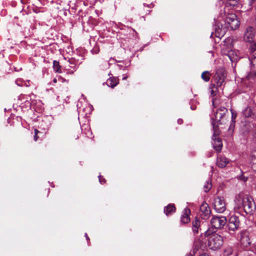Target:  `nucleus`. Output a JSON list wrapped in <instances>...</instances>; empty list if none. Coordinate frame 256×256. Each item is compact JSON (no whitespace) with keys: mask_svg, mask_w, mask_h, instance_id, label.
Instances as JSON below:
<instances>
[{"mask_svg":"<svg viewBox=\"0 0 256 256\" xmlns=\"http://www.w3.org/2000/svg\"><path fill=\"white\" fill-rule=\"evenodd\" d=\"M224 16H222V17H224V16L226 17V12H224Z\"/></svg>","mask_w":256,"mask_h":256,"instance_id":"48","label":"nucleus"},{"mask_svg":"<svg viewBox=\"0 0 256 256\" xmlns=\"http://www.w3.org/2000/svg\"><path fill=\"white\" fill-rule=\"evenodd\" d=\"M252 168L254 171H256V158H251Z\"/></svg>","mask_w":256,"mask_h":256,"instance_id":"28","label":"nucleus"},{"mask_svg":"<svg viewBox=\"0 0 256 256\" xmlns=\"http://www.w3.org/2000/svg\"><path fill=\"white\" fill-rule=\"evenodd\" d=\"M200 242H196L194 244V247L192 248V255H194L197 252L200 250Z\"/></svg>","mask_w":256,"mask_h":256,"instance_id":"22","label":"nucleus"},{"mask_svg":"<svg viewBox=\"0 0 256 256\" xmlns=\"http://www.w3.org/2000/svg\"><path fill=\"white\" fill-rule=\"evenodd\" d=\"M54 82H56V79H54Z\"/></svg>","mask_w":256,"mask_h":256,"instance_id":"50","label":"nucleus"},{"mask_svg":"<svg viewBox=\"0 0 256 256\" xmlns=\"http://www.w3.org/2000/svg\"><path fill=\"white\" fill-rule=\"evenodd\" d=\"M200 214L202 219H208L211 214L210 208L208 204L205 202H203L200 208Z\"/></svg>","mask_w":256,"mask_h":256,"instance_id":"10","label":"nucleus"},{"mask_svg":"<svg viewBox=\"0 0 256 256\" xmlns=\"http://www.w3.org/2000/svg\"><path fill=\"white\" fill-rule=\"evenodd\" d=\"M228 52V54H227V55L230 57V59H231V58L230 56V53L231 52Z\"/></svg>","mask_w":256,"mask_h":256,"instance_id":"44","label":"nucleus"},{"mask_svg":"<svg viewBox=\"0 0 256 256\" xmlns=\"http://www.w3.org/2000/svg\"><path fill=\"white\" fill-rule=\"evenodd\" d=\"M177 122L180 124H181L183 123V120L181 118H180L178 119V120H177Z\"/></svg>","mask_w":256,"mask_h":256,"instance_id":"38","label":"nucleus"},{"mask_svg":"<svg viewBox=\"0 0 256 256\" xmlns=\"http://www.w3.org/2000/svg\"><path fill=\"white\" fill-rule=\"evenodd\" d=\"M244 180V182H246V181L247 180V178H244V180Z\"/></svg>","mask_w":256,"mask_h":256,"instance_id":"45","label":"nucleus"},{"mask_svg":"<svg viewBox=\"0 0 256 256\" xmlns=\"http://www.w3.org/2000/svg\"><path fill=\"white\" fill-rule=\"evenodd\" d=\"M187 256H193V255H192V253H190V254H188Z\"/></svg>","mask_w":256,"mask_h":256,"instance_id":"46","label":"nucleus"},{"mask_svg":"<svg viewBox=\"0 0 256 256\" xmlns=\"http://www.w3.org/2000/svg\"><path fill=\"white\" fill-rule=\"evenodd\" d=\"M240 225L239 218L236 216H232L230 217L227 223L226 228L230 234H232L238 230Z\"/></svg>","mask_w":256,"mask_h":256,"instance_id":"7","label":"nucleus"},{"mask_svg":"<svg viewBox=\"0 0 256 256\" xmlns=\"http://www.w3.org/2000/svg\"><path fill=\"white\" fill-rule=\"evenodd\" d=\"M230 162V160L224 156L219 155L217 157L216 164L220 168H224Z\"/></svg>","mask_w":256,"mask_h":256,"instance_id":"15","label":"nucleus"},{"mask_svg":"<svg viewBox=\"0 0 256 256\" xmlns=\"http://www.w3.org/2000/svg\"><path fill=\"white\" fill-rule=\"evenodd\" d=\"M108 86L114 88L118 84V81L114 77H110L106 82Z\"/></svg>","mask_w":256,"mask_h":256,"instance_id":"18","label":"nucleus"},{"mask_svg":"<svg viewBox=\"0 0 256 256\" xmlns=\"http://www.w3.org/2000/svg\"><path fill=\"white\" fill-rule=\"evenodd\" d=\"M98 178H99V182L101 184H103L106 182V180L102 176H99Z\"/></svg>","mask_w":256,"mask_h":256,"instance_id":"33","label":"nucleus"},{"mask_svg":"<svg viewBox=\"0 0 256 256\" xmlns=\"http://www.w3.org/2000/svg\"><path fill=\"white\" fill-rule=\"evenodd\" d=\"M227 222L226 218L223 216H214L210 220V224L212 228L220 229L224 228Z\"/></svg>","mask_w":256,"mask_h":256,"instance_id":"8","label":"nucleus"},{"mask_svg":"<svg viewBox=\"0 0 256 256\" xmlns=\"http://www.w3.org/2000/svg\"><path fill=\"white\" fill-rule=\"evenodd\" d=\"M251 64L252 66L250 73L252 76L256 77V56H254V58L252 60Z\"/></svg>","mask_w":256,"mask_h":256,"instance_id":"19","label":"nucleus"},{"mask_svg":"<svg viewBox=\"0 0 256 256\" xmlns=\"http://www.w3.org/2000/svg\"><path fill=\"white\" fill-rule=\"evenodd\" d=\"M34 134H38V135L39 133H40V132L39 130H38L36 128H34Z\"/></svg>","mask_w":256,"mask_h":256,"instance_id":"40","label":"nucleus"},{"mask_svg":"<svg viewBox=\"0 0 256 256\" xmlns=\"http://www.w3.org/2000/svg\"><path fill=\"white\" fill-rule=\"evenodd\" d=\"M230 112L232 113V122L233 123L235 122V120L237 116V113L236 112L234 111L233 110L231 109Z\"/></svg>","mask_w":256,"mask_h":256,"instance_id":"27","label":"nucleus"},{"mask_svg":"<svg viewBox=\"0 0 256 256\" xmlns=\"http://www.w3.org/2000/svg\"><path fill=\"white\" fill-rule=\"evenodd\" d=\"M78 136H77L76 138V139H78Z\"/></svg>","mask_w":256,"mask_h":256,"instance_id":"52","label":"nucleus"},{"mask_svg":"<svg viewBox=\"0 0 256 256\" xmlns=\"http://www.w3.org/2000/svg\"><path fill=\"white\" fill-rule=\"evenodd\" d=\"M84 236L88 240H90V238L88 236V234L86 233L85 234Z\"/></svg>","mask_w":256,"mask_h":256,"instance_id":"42","label":"nucleus"},{"mask_svg":"<svg viewBox=\"0 0 256 256\" xmlns=\"http://www.w3.org/2000/svg\"><path fill=\"white\" fill-rule=\"evenodd\" d=\"M128 78V75H124L123 78H122V80H126Z\"/></svg>","mask_w":256,"mask_h":256,"instance_id":"41","label":"nucleus"},{"mask_svg":"<svg viewBox=\"0 0 256 256\" xmlns=\"http://www.w3.org/2000/svg\"><path fill=\"white\" fill-rule=\"evenodd\" d=\"M244 114L246 117H250L253 114V112L250 107H247L244 111Z\"/></svg>","mask_w":256,"mask_h":256,"instance_id":"24","label":"nucleus"},{"mask_svg":"<svg viewBox=\"0 0 256 256\" xmlns=\"http://www.w3.org/2000/svg\"><path fill=\"white\" fill-rule=\"evenodd\" d=\"M234 128V123H233L232 122H231L228 131L230 132H232Z\"/></svg>","mask_w":256,"mask_h":256,"instance_id":"32","label":"nucleus"},{"mask_svg":"<svg viewBox=\"0 0 256 256\" xmlns=\"http://www.w3.org/2000/svg\"><path fill=\"white\" fill-rule=\"evenodd\" d=\"M225 26L234 30L238 28L240 22L237 19L236 16L233 13H228L224 18Z\"/></svg>","mask_w":256,"mask_h":256,"instance_id":"5","label":"nucleus"},{"mask_svg":"<svg viewBox=\"0 0 256 256\" xmlns=\"http://www.w3.org/2000/svg\"><path fill=\"white\" fill-rule=\"evenodd\" d=\"M38 138H39V137L38 134H34V141H36V142L38 140Z\"/></svg>","mask_w":256,"mask_h":256,"instance_id":"37","label":"nucleus"},{"mask_svg":"<svg viewBox=\"0 0 256 256\" xmlns=\"http://www.w3.org/2000/svg\"><path fill=\"white\" fill-rule=\"evenodd\" d=\"M226 78V74L224 68L220 67L218 68L214 75L212 83V86L217 87H221L224 82V80Z\"/></svg>","mask_w":256,"mask_h":256,"instance_id":"4","label":"nucleus"},{"mask_svg":"<svg viewBox=\"0 0 256 256\" xmlns=\"http://www.w3.org/2000/svg\"><path fill=\"white\" fill-rule=\"evenodd\" d=\"M226 28L225 26L219 24L215 26V36L219 38L222 37L226 32Z\"/></svg>","mask_w":256,"mask_h":256,"instance_id":"14","label":"nucleus"},{"mask_svg":"<svg viewBox=\"0 0 256 256\" xmlns=\"http://www.w3.org/2000/svg\"><path fill=\"white\" fill-rule=\"evenodd\" d=\"M176 208L174 204H170L164 208V212L167 216L171 215L175 212Z\"/></svg>","mask_w":256,"mask_h":256,"instance_id":"17","label":"nucleus"},{"mask_svg":"<svg viewBox=\"0 0 256 256\" xmlns=\"http://www.w3.org/2000/svg\"><path fill=\"white\" fill-rule=\"evenodd\" d=\"M191 212L189 208L188 207L184 208L182 212L181 216L180 217V225H185L190 222V214Z\"/></svg>","mask_w":256,"mask_h":256,"instance_id":"12","label":"nucleus"},{"mask_svg":"<svg viewBox=\"0 0 256 256\" xmlns=\"http://www.w3.org/2000/svg\"><path fill=\"white\" fill-rule=\"evenodd\" d=\"M70 73L71 74H73V72L72 71V72H70Z\"/></svg>","mask_w":256,"mask_h":256,"instance_id":"51","label":"nucleus"},{"mask_svg":"<svg viewBox=\"0 0 256 256\" xmlns=\"http://www.w3.org/2000/svg\"><path fill=\"white\" fill-rule=\"evenodd\" d=\"M256 254V252H255Z\"/></svg>","mask_w":256,"mask_h":256,"instance_id":"53","label":"nucleus"},{"mask_svg":"<svg viewBox=\"0 0 256 256\" xmlns=\"http://www.w3.org/2000/svg\"><path fill=\"white\" fill-rule=\"evenodd\" d=\"M220 87H217L216 86H214L212 84L210 85V94L212 96H214L216 95V91Z\"/></svg>","mask_w":256,"mask_h":256,"instance_id":"25","label":"nucleus"},{"mask_svg":"<svg viewBox=\"0 0 256 256\" xmlns=\"http://www.w3.org/2000/svg\"><path fill=\"white\" fill-rule=\"evenodd\" d=\"M212 188V184L208 181L206 182L204 185V192H208Z\"/></svg>","mask_w":256,"mask_h":256,"instance_id":"23","label":"nucleus"},{"mask_svg":"<svg viewBox=\"0 0 256 256\" xmlns=\"http://www.w3.org/2000/svg\"><path fill=\"white\" fill-rule=\"evenodd\" d=\"M256 0H248V4L250 6H251L252 5V4L255 2Z\"/></svg>","mask_w":256,"mask_h":256,"instance_id":"35","label":"nucleus"},{"mask_svg":"<svg viewBox=\"0 0 256 256\" xmlns=\"http://www.w3.org/2000/svg\"><path fill=\"white\" fill-rule=\"evenodd\" d=\"M238 238L239 239L240 244L244 248L248 247L250 244L248 232L247 231L244 230L238 234Z\"/></svg>","mask_w":256,"mask_h":256,"instance_id":"11","label":"nucleus"},{"mask_svg":"<svg viewBox=\"0 0 256 256\" xmlns=\"http://www.w3.org/2000/svg\"><path fill=\"white\" fill-rule=\"evenodd\" d=\"M196 102L194 100H191L190 102V108L192 110H195L196 108Z\"/></svg>","mask_w":256,"mask_h":256,"instance_id":"26","label":"nucleus"},{"mask_svg":"<svg viewBox=\"0 0 256 256\" xmlns=\"http://www.w3.org/2000/svg\"><path fill=\"white\" fill-rule=\"evenodd\" d=\"M255 34V31L254 28L252 26H248L246 29L245 34L244 36V38L245 41L249 42H253V38Z\"/></svg>","mask_w":256,"mask_h":256,"instance_id":"13","label":"nucleus"},{"mask_svg":"<svg viewBox=\"0 0 256 256\" xmlns=\"http://www.w3.org/2000/svg\"><path fill=\"white\" fill-rule=\"evenodd\" d=\"M214 208L219 213L224 212L226 210V204L223 197L218 196L214 198Z\"/></svg>","mask_w":256,"mask_h":256,"instance_id":"9","label":"nucleus"},{"mask_svg":"<svg viewBox=\"0 0 256 256\" xmlns=\"http://www.w3.org/2000/svg\"><path fill=\"white\" fill-rule=\"evenodd\" d=\"M146 6L150 8H152L154 6V4H152V2H151L150 4H148Z\"/></svg>","mask_w":256,"mask_h":256,"instance_id":"39","label":"nucleus"},{"mask_svg":"<svg viewBox=\"0 0 256 256\" xmlns=\"http://www.w3.org/2000/svg\"><path fill=\"white\" fill-rule=\"evenodd\" d=\"M213 130L214 134L212 137L213 148L218 152H220L222 147V144L220 138L218 137V128L217 126H215L214 124H213Z\"/></svg>","mask_w":256,"mask_h":256,"instance_id":"6","label":"nucleus"},{"mask_svg":"<svg viewBox=\"0 0 256 256\" xmlns=\"http://www.w3.org/2000/svg\"><path fill=\"white\" fill-rule=\"evenodd\" d=\"M212 232H211L210 230H206V232H205V236H210L211 233H212Z\"/></svg>","mask_w":256,"mask_h":256,"instance_id":"36","label":"nucleus"},{"mask_svg":"<svg viewBox=\"0 0 256 256\" xmlns=\"http://www.w3.org/2000/svg\"><path fill=\"white\" fill-rule=\"evenodd\" d=\"M225 252L226 254H231L232 253V248L231 247L227 248L225 250Z\"/></svg>","mask_w":256,"mask_h":256,"instance_id":"29","label":"nucleus"},{"mask_svg":"<svg viewBox=\"0 0 256 256\" xmlns=\"http://www.w3.org/2000/svg\"><path fill=\"white\" fill-rule=\"evenodd\" d=\"M53 68L54 70L57 72L60 73L61 71V66L60 65L59 62L56 60H54L53 62Z\"/></svg>","mask_w":256,"mask_h":256,"instance_id":"21","label":"nucleus"},{"mask_svg":"<svg viewBox=\"0 0 256 256\" xmlns=\"http://www.w3.org/2000/svg\"><path fill=\"white\" fill-rule=\"evenodd\" d=\"M250 49L252 52L256 51V44H252L250 46Z\"/></svg>","mask_w":256,"mask_h":256,"instance_id":"34","label":"nucleus"},{"mask_svg":"<svg viewBox=\"0 0 256 256\" xmlns=\"http://www.w3.org/2000/svg\"><path fill=\"white\" fill-rule=\"evenodd\" d=\"M224 240L222 237L217 234H212L208 239V248L213 250H216L222 247Z\"/></svg>","mask_w":256,"mask_h":256,"instance_id":"2","label":"nucleus"},{"mask_svg":"<svg viewBox=\"0 0 256 256\" xmlns=\"http://www.w3.org/2000/svg\"><path fill=\"white\" fill-rule=\"evenodd\" d=\"M211 74L208 71H204L201 75L202 78L206 82H208L210 80Z\"/></svg>","mask_w":256,"mask_h":256,"instance_id":"20","label":"nucleus"},{"mask_svg":"<svg viewBox=\"0 0 256 256\" xmlns=\"http://www.w3.org/2000/svg\"><path fill=\"white\" fill-rule=\"evenodd\" d=\"M228 4L230 6H235L238 3V0H228Z\"/></svg>","mask_w":256,"mask_h":256,"instance_id":"30","label":"nucleus"},{"mask_svg":"<svg viewBox=\"0 0 256 256\" xmlns=\"http://www.w3.org/2000/svg\"><path fill=\"white\" fill-rule=\"evenodd\" d=\"M209 256L208 254H207L206 253H204L202 254H200V256Z\"/></svg>","mask_w":256,"mask_h":256,"instance_id":"43","label":"nucleus"},{"mask_svg":"<svg viewBox=\"0 0 256 256\" xmlns=\"http://www.w3.org/2000/svg\"><path fill=\"white\" fill-rule=\"evenodd\" d=\"M224 16H222V17H224V16L226 17V12H224Z\"/></svg>","mask_w":256,"mask_h":256,"instance_id":"47","label":"nucleus"},{"mask_svg":"<svg viewBox=\"0 0 256 256\" xmlns=\"http://www.w3.org/2000/svg\"><path fill=\"white\" fill-rule=\"evenodd\" d=\"M214 33L212 32V34H211V36H210V37H212V35H213Z\"/></svg>","mask_w":256,"mask_h":256,"instance_id":"49","label":"nucleus"},{"mask_svg":"<svg viewBox=\"0 0 256 256\" xmlns=\"http://www.w3.org/2000/svg\"><path fill=\"white\" fill-rule=\"evenodd\" d=\"M251 158H256V148L251 152Z\"/></svg>","mask_w":256,"mask_h":256,"instance_id":"31","label":"nucleus"},{"mask_svg":"<svg viewBox=\"0 0 256 256\" xmlns=\"http://www.w3.org/2000/svg\"><path fill=\"white\" fill-rule=\"evenodd\" d=\"M228 112V110L224 106L220 107L214 112V117L212 118L213 120L212 125L215 124V126L218 127V124H224L226 120V114Z\"/></svg>","mask_w":256,"mask_h":256,"instance_id":"3","label":"nucleus"},{"mask_svg":"<svg viewBox=\"0 0 256 256\" xmlns=\"http://www.w3.org/2000/svg\"><path fill=\"white\" fill-rule=\"evenodd\" d=\"M255 54H256V53Z\"/></svg>","mask_w":256,"mask_h":256,"instance_id":"54","label":"nucleus"},{"mask_svg":"<svg viewBox=\"0 0 256 256\" xmlns=\"http://www.w3.org/2000/svg\"><path fill=\"white\" fill-rule=\"evenodd\" d=\"M234 202L237 208H243L246 214H251L252 212L254 204L252 198L250 196L244 194H237Z\"/></svg>","mask_w":256,"mask_h":256,"instance_id":"1","label":"nucleus"},{"mask_svg":"<svg viewBox=\"0 0 256 256\" xmlns=\"http://www.w3.org/2000/svg\"><path fill=\"white\" fill-rule=\"evenodd\" d=\"M192 230L193 233L196 234H198L199 230H200V220L196 217L192 222Z\"/></svg>","mask_w":256,"mask_h":256,"instance_id":"16","label":"nucleus"}]
</instances>
